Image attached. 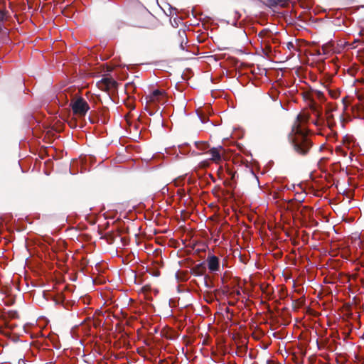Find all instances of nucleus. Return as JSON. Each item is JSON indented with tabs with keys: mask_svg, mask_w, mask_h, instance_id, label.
I'll return each mask as SVG.
<instances>
[{
	"mask_svg": "<svg viewBox=\"0 0 364 364\" xmlns=\"http://www.w3.org/2000/svg\"><path fill=\"white\" fill-rule=\"evenodd\" d=\"M306 120L307 117L305 115L301 114H298L287 136L293 152L300 157L307 156L314 146L313 141L309 135L308 130L303 128L301 125V122H306Z\"/></svg>",
	"mask_w": 364,
	"mask_h": 364,
	"instance_id": "f257e3e1",
	"label": "nucleus"
},
{
	"mask_svg": "<svg viewBox=\"0 0 364 364\" xmlns=\"http://www.w3.org/2000/svg\"><path fill=\"white\" fill-rule=\"evenodd\" d=\"M146 107L149 109L156 110L159 109L166 102V96L163 90H155L149 95L146 97Z\"/></svg>",
	"mask_w": 364,
	"mask_h": 364,
	"instance_id": "f03ea898",
	"label": "nucleus"
},
{
	"mask_svg": "<svg viewBox=\"0 0 364 364\" xmlns=\"http://www.w3.org/2000/svg\"><path fill=\"white\" fill-rule=\"evenodd\" d=\"M70 106L74 114L79 117H85L90 109V106L87 102L81 97L73 99Z\"/></svg>",
	"mask_w": 364,
	"mask_h": 364,
	"instance_id": "7ed1b4c3",
	"label": "nucleus"
},
{
	"mask_svg": "<svg viewBox=\"0 0 364 364\" xmlns=\"http://www.w3.org/2000/svg\"><path fill=\"white\" fill-rule=\"evenodd\" d=\"M224 149L222 146H218L217 147H213L208 151V154L210 155V159L216 163L219 164L222 160V154Z\"/></svg>",
	"mask_w": 364,
	"mask_h": 364,
	"instance_id": "20e7f679",
	"label": "nucleus"
},
{
	"mask_svg": "<svg viewBox=\"0 0 364 364\" xmlns=\"http://www.w3.org/2000/svg\"><path fill=\"white\" fill-rule=\"evenodd\" d=\"M186 43V46H183V51L186 50L187 54L186 55L183 54V60H193L195 62L198 61L197 58L194 57V55H196L198 53V48L193 47V49L189 51L188 48L190 47V46L187 45L188 41L185 42V40L183 39V43Z\"/></svg>",
	"mask_w": 364,
	"mask_h": 364,
	"instance_id": "39448f33",
	"label": "nucleus"
},
{
	"mask_svg": "<svg viewBox=\"0 0 364 364\" xmlns=\"http://www.w3.org/2000/svg\"><path fill=\"white\" fill-rule=\"evenodd\" d=\"M116 85V81L112 77H104L98 82V86L101 89H112L114 88Z\"/></svg>",
	"mask_w": 364,
	"mask_h": 364,
	"instance_id": "423d86ee",
	"label": "nucleus"
},
{
	"mask_svg": "<svg viewBox=\"0 0 364 364\" xmlns=\"http://www.w3.org/2000/svg\"><path fill=\"white\" fill-rule=\"evenodd\" d=\"M208 267L210 271L215 272L219 269V259L215 255H211L207 258Z\"/></svg>",
	"mask_w": 364,
	"mask_h": 364,
	"instance_id": "0eeeda50",
	"label": "nucleus"
},
{
	"mask_svg": "<svg viewBox=\"0 0 364 364\" xmlns=\"http://www.w3.org/2000/svg\"><path fill=\"white\" fill-rule=\"evenodd\" d=\"M196 328L194 326H188L186 329L188 335H183V344L186 346L191 345L194 340L196 339L193 336V333L195 332Z\"/></svg>",
	"mask_w": 364,
	"mask_h": 364,
	"instance_id": "6e6552de",
	"label": "nucleus"
},
{
	"mask_svg": "<svg viewBox=\"0 0 364 364\" xmlns=\"http://www.w3.org/2000/svg\"><path fill=\"white\" fill-rule=\"evenodd\" d=\"M355 143V139L351 135H346L343 138V144L348 149H351Z\"/></svg>",
	"mask_w": 364,
	"mask_h": 364,
	"instance_id": "1a4fd4ad",
	"label": "nucleus"
},
{
	"mask_svg": "<svg viewBox=\"0 0 364 364\" xmlns=\"http://www.w3.org/2000/svg\"><path fill=\"white\" fill-rule=\"evenodd\" d=\"M326 121L327 122L328 127L330 129H333V127L336 125L333 114L330 109L326 111Z\"/></svg>",
	"mask_w": 364,
	"mask_h": 364,
	"instance_id": "9d476101",
	"label": "nucleus"
},
{
	"mask_svg": "<svg viewBox=\"0 0 364 364\" xmlns=\"http://www.w3.org/2000/svg\"><path fill=\"white\" fill-rule=\"evenodd\" d=\"M183 257H185V254H187V255L191 254V251L194 250V248L193 247H191V248L188 247L184 241L183 242ZM191 262V260L189 258H187V259L183 258V266L185 265V264L186 262L189 264V263Z\"/></svg>",
	"mask_w": 364,
	"mask_h": 364,
	"instance_id": "9b49d317",
	"label": "nucleus"
},
{
	"mask_svg": "<svg viewBox=\"0 0 364 364\" xmlns=\"http://www.w3.org/2000/svg\"><path fill=\"white\" fill-rule=\"evenodd\" d=\"M287 48L290 51V55L293 56L294 55V51L297 50V45L292 41H289L286 43Z\"/></svg>",
	"mask_w": 364,
	"mask_h": 364,
	"instance_id": "f8f14e48",
	"label": "nucleus"
},
{
	"mask_svg": "<svg viewBox=\"0 0 364 364\" xmlns=\"http://www.w3.org/2000/svg\"><path fill=\"white\" fill-rule=\"evenodd\" d=\"M193 76V72L191 68H186L183 70V81L191 80Z\"/></svg>",
	"mask_w": 364,
	"mask_h": 364,
	"instance_id": "ddd939ff",
	"label": "nucleus"
},
{
	"mask_svg": "<svg viewBox=\"0 0 364 364\" xmlns=\"http://www.w3.org/2000/svg\"><path fill=\"white\" fill-rule=\"evenodd\" d=\"M193 144H194V146L198 149V150H201V151H204L206 149L208 148V144L206 143V142H204V141H193Z\"/></svg>",
	"mask_w": 364,
	"mask_h": 364,
	"instance_id": "4468645a",
	"label": "nucleus"
},
{
	"mask_svg": "<svg viewBox=\"0 0 364 364\" xmlns=\"http://www.w3.org/2000/svg\"><path fill=\"white\" fill-rule=\"evenodd\" d=\"M181 278H182V272L180 270H178L175 273V279H176V282L178 283V284L177 285V288H178V291H180V288H181L180 282L181 280Z\"/></svg>",
	"mask_w": 364,
	"mask_h": 364,
	"instance_id": "2eb2a0df",
	"label": "nucleus"
},
{
	"mask_svg": "<svg viewBox=\"0 0 364 364\" xmlns=\"http://www.w3.org/2000/svg\"><path fill=\"white\" fill-rule=\"evenodd\" d=\"M322 108L320 105H318L314 100H311L310 103V109L312 112H314V110H317Z\"/></svg>",
	"mask_w": 364,
	"mask_h": 364,
	"instance_id": "dca6fc26",
	"label": "nucleus"
},
{
	"mask_svg": "<svg viewBox=\"0 0 364 364\" xmlns=\"http://www.w3.org/2000/svg\"><path fill=\"white\" fill-rule=\"evenodd\" d=\"M312 113L316 118L318 119V120L324 119V118L322 117V108L314 110V112Z\"/></svg>",
	"mask_w": 364,
	"mask_h": 364,
	"instance_id": "f3484780",
	"label": "nucleus"
},
{
	"mask_svg": "<svg viewBox=\"0 0 364 364\" xmlns=\"http://www.w3.org/2000/svg\"><path fill=\"white\" fill-rule=\"evenodd\" d=\"M181 18H171V23L173 27H178L180 24Z\"/></svg>",
	"mask_w": 364,
	"mask_h": 364,
	"instance_id": "a211bd4d",
	"label": "nucleus"
},
{
	"mask_svg": "<svg viewBox=\"0 0 364 364\" xmlns=\"http://www.w3.org/2000/svg\"><path fill=\"white\" fill-rule=\"evenodd\" d=\"M336 152L344 157L347 156V152L341 146L336 148Z\"/></svg>",
	"mask_w": 364,
	"mask_h": 364,
	"instance_id": "6ab92c4d",
	"label": "nucleus"
},
{
	"mask_svg": "<svg viewBox=\"0 0 364 364\" xmlns=\"http://www.w3.org/2000/svg\"><path fill=\"white\" fill-rule=\"evenodd\" d=\"M328 92H329V95L331 96V97H333L334 99L338 98L340 95V92L337 91V90H329Z\"/></svg>",
	"mask_w": 364,
	"mask_h": 364,
	"instance_id": "aec40b11",
	"label": "nucleus"
},
{
	"mask_svg": "<svg viewBox=\"0 0 364 364\" xmlns=\"http://www.w3.org/2000/svg\"><path fill=\"white\" fill-rule=\"evenodd\" d=\"M314 94L316 95V97L320 100H324V95H323V93L321 91H318V90H316L314 92Z\"/></svg>",
	"mask_w": 364,
	"mask_h": 364,
	"instance_id": "412c9836",
	"label": "nucleus"
},
{
	"mask_svg": "<svg viewBox=\"0 0 364 364\" xmlns=\"http://www.w3.org/2000/svg\"><path fill=\"white\" fill-rule=\"evenodd\" d=\"M269 6H275L279 4V0H267Z\"/></svg>",
	"mask_w": 364,
	"mask_h": 364,
	"instance_id": "4be33fe9",
	"label": "nucleus"
},
{
	"mask_svg": "<svg viewBox=\"0 0 364 364\" xmlns=\"http://www.w3.org/2000/svg\"><path fill=\"white\" fill-rule=\"evenodd\" d=\"M65 91V90L62 92H60L58 95V100H60V99H63V97H65L66 99H68V96L64 92Z\"/></svg>",
	"mask_w": 364,
	"mask_h": 364,
	"instance_id": "5701e85b",
	"label": "nucleus"
},
{
	"mask_svg": "<svg viewBox=\"0 0 364 364\" xmlns=\"http://www.w3.org/2000/svg\"><path fill=\"white\" fill-rule=\"evenodd\" d=\"M324 122H325V119L318 120V119L316 118V121L314 123V124H316L317 126H320V125L323 124Z\"/></svg>",
	"mask_w": 364,
	"mask_h": 364,
	"instance_id": "b1692460",
	"label": "nucleus"
},
{
	"mask_svg": "<svg viewBox=\"0 0 364 364\" xmlns=\"http://www.w3.org/2000/svg\"><path fill=\"white\" fill-rule=\"evenodd\" d=\"M267 32L265 30H262V31H260V32L259 33L258 36H259V38H263V36H264L265 34H267Z\"/></svg>",
	"mask_w": 364,
	"mask_h": 364,
	"instance_id": "393cba45",
	"label": "nucleus"
},
{
	"mask_svg": "<svg viewBox=\"0 0 364 364\" xmlns=\"http://www.w3.org/2000/svg\"><path fill=\"white\" fill-rule=\"evenodd\" d=\"M189 146V144L188 143H183V155L186 154V149Z\"/></svg>",
	"mask_w": 364,
	"mask_h": 364,
	"instance_id": "a878e982",
	"label": "nucleus"
},
{
	"mask_svg": "<svg viewBox=\"0 0 364 364\" xmlns=\"http://www.w3.org/2000/svg\"><path fill=\"white\" fill-rule=\"evenodd\" d=\"M264 43V46H265V48L269 51V52H271L272 51V48L271 46L267 43Z\"/></svg>",
	"mask_w": 364,
	"mask_h": 364,
	"instance_id": "bb28decb",
	"label": "nucleus"
},
{
	"mask_svg": "<svg viewBox=\"0 0 364 364\" xmlns=\"http://www.w3.org/2000/svg\"><path fill=\"white\" fill-rule=\"evenodd\" d=\"M198 154H199V153L196 151L195 150H193L191 154V156H196Z\"/></svg>",
	"mask_w": 364,
	"mask_h": 364,
	"instance_id": "cd10ccee",
	"label": "nucleus"
},
{
	"mask_svg": "<svg viewBox=\"0 0 364 364\" xmlns=\"http://www.w3.org/2000/svg\"><path fill=\"white\" fill-rule=\"evenodd\" d=\"M188 214V213H186L185 212V210H183V222L185 221L186 218V215H187Z\"/></svg>",
	"mask_w": 364,
	"mask_h": 364,
	"instance_id": "c85d7f7f",
	"label": "nucleus"
},
{
	"mask_svg": "<svg viewBox=\"0 0 364 364\" xmlns=\"http://www.w3.org/2000/svg\"><path fill=\"white\" fill-rule=\"evenodd\" d=\"M187 326L188 325V323L186 322V318H184L183 317V326Z\"/></svg>",
	"mask_w": 364,
	"mask_h": 364,
	"instance_id": "c756f323",
	"label": "nucleus"
},
{
	"mask_svg": "<svg viewBox=\"0 0 364 364\" xmlns=\"http://www.w3.org/2000/svg\"><path fill=\"white\" fill-rule=\"evenodd\" d=\"M183 281H184L185 280V277H186V272H185V271H183Z\"/></svg>",
	"mask_w": 364,
	"mask_h": 364,
	"instance_id": "7c9ffc66",
	"label": "nucleus"
},
{
	"mask_svg": "<svg viewBox=\"0 0 364 364\" xmlns=\"http://www.w3.org/2000/svg\"><path fill=\"white\" fill-rule=\"evenodd\" d=\"M2 28H3V26H2L1 23H0V32L1 31Z\"/></svg>",
	"mask_w": 364,
	"mask_h": 364,
	"instance_id": "2f4dec72",
	"label": "nucleus"
},
{
	"mask_svg": "<svg viewBox=\"0 0 364 364\" xmlns=\"http://www.w3.org/2000/svg\"><path fill=\"white\" fill-rule=\"evenodd\" d=\"M183 18H184L186 16V14H185L184 11L183 12Z\"/></svg>",
	"mask_w": 364,
	"mask_h": 364,
	"instance_id": "473e14b6",
	"label": "nucleus"
},
{
	"mask_svg": "<svg viewBox=\"0 0 364 364\" xmlns=\"http://www.w3.org/2000/svg\"><path fill=\"white\" fill-rule=\"evenodd\" d=\"M183 233H184V232H185V231H186V228H185V226H184V225H183Z\"/></svg>",
	"mask_w": 364,
	"mask_h": 364,
	"instance_id": "72a5a7b5",
	"label": "nucleus"
},
{
	"mask_svg": "<svg viewBox=\"0 0 364 364\" xmlns=\"http://www.w3.org/2000/svg\"><path fill=\"white\" fill-rule=\"evenodd\" d=\"M183 193H185V191L183 190ZM185 196V193H183V197Z\"/></svg>",
	"mask_w": 364,
	"mask_h": 364,
	"instance_id": "f704fd0d",
	"label": "nucleus"
}]
</instances>
